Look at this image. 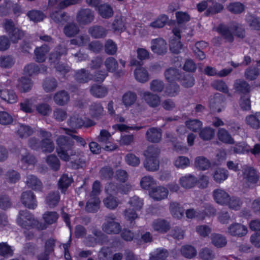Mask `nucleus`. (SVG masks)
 Here are the masks:
<instances>
[{"instance_id": "3c124183", "label": "nucleus", "mask_w": 260, "mask_h": 260, "mask_svg": "<svg viewBox=\"0 0 260 260\" xmlns=\"http://www.w3.org/2000/svg\"><path fill=\"white\" fill-rule=\"evenodd\" d=\"M54 144L52 139H42L41 141L40 148L43 152L51 153L54 149Z\"/></svg>"}, {"instance_id": "cd10ccee", "label": "nucleus", "mask_w": 260, "mask_h": 260, "mask_svg": "<svg viewBox=\"0 0 260 260\" xmlns=\"http://www.w3.org/2000/svg\"><path fill=\"white\" fill-rule=\"evenodd\" d=\"M234 86L236 91L240 93L246 94L250 91V85L243 80H236Z\"/></svg>"}, {"instance_id": "c756f323", "label": "nucleus", "mask_w": 260, "mask_h": 260, "mask_svg": "<svg viewBox=\"0 0 260 260\" xmlns=\"http://www.w3.org/2000/svg\"><path fill=\"white\" fill-rule=\"evenodd\" d=\"M32 85V83L30 79L27 78H21L18 80L17 87L21 92H27L29 91Z\"/></svg>"}, {"instance_id": "2f4dec72", "label": "nucleus", "mask_w": 260, "mask_h": 260, "mask_svg": "<svg viewBox=\"0 0 260 260\" xmlns=\"http://www.w3.org/2000/svg\"><path fill=\"white\" fill-rule=\"evenodd\" d=\"M49 50V47L46 45L37 47L35 50L36 61L38 62H43L46 59V55Z\"/></svg>"}, {"instance_id": "49530a36", "label": "nucleus", "mask_w": 260, "mask_h": 260, "mask_svg": "<svg viewBox=\"0 0 260 260\" xmlns=\"http://www.w3.org/2000/svg\"><path fill=\"white\" fill-rule=\"evenodd\" d=\"M136 211L131 208L126 209L124 211V218L129 222L130 226H134L135 224V220L138 218Z\"/></svg>"}, {"instance_id": "9b49d317", "label": "nucleus", "mask_w": 260, "mask_h": 260, "mask_svg": "<svg viewBox=\"0 0 260 260\" xmlns=\"http://www.w3.org/2000/svg\"><path fill=\"white\" fill-rule=\"evenodd\" d=\"M168 193V188L161 186L153 187L149 191L150 197L155 201H161L167 198Z\"/></svg>"}, {"instance_id": "a878e982", "label": "nucleus", "mask_w": 260, "mask_h": 260, "mask_svg": "<svg viewBox=\"0 0 260 260\" xmlns=\"http://www.w3.org/2000/svg\"><path fill=\"white\" fill-rule=\"evenodd\" d=\"M89 34L94 38H103L106 36L107 30L100 25H94L89 27Z\"/></svg>"}, {"instance_id": "7ed1b4c3", "label": "nucleus", "mask_w": 260, "mask_h": 260, "mask_svg": "<svg viewBox=\"0 0 260 260\" xmlns=\"http://www.w3.org/2000/svg\"><path fill=\"white\" fill-rule=\"evenodd\" d=\"M3 27L13 43H17L24 36L23 32L16 26L15 23L11 19H5Z\"/></svg>"}, {"instance_id": "dca6fc26", "label": "nucleus", "mask_w": 260, "mask_h": 260, "mask_svg": "<svg viewBox=\"0 0 260 260\" xmlns=\"http://www.w3.org/2000/svg\"><path fill=\"white\" fill-rule=\"evenodd\" d=\"M70 99L69 93L64 90L57 92L53 96V100L55 104L60 106L67 105L69 102Z\"/></svg>"}, {"instance_id": "39448f33", "label": "nucleus", "mask_w": 260, "mask_h": 260, "mask_svg": "<svg viewBox=\"0 0 260 260\" xmlns=\"http://www.w3.org/2000/svg\"><path fill=\"white\" fill-rule=\"evenodd\" d=\"M94 12L88 8L81 9L77 14V21L81 25H87L93 21Z\"/></svg>"}, {"instance_id": "5701e85b", "label": "nucleus", "mask_w": 260, "mask_h": 260, "mask_svg": "<svg viewBox=\"0 0 260 260\" xmlns=\"http://www.w3.org/2000/svg\"><path fill=\"white\" fill-rule=\"evenodd\" d=\"M90 92L94 97L102 98L107 95L108 89L105 86L94 84L91 86Z\"/></svg>"}, {"instance_id": "e433bc0d", "label": "nucleus", "mask_w": 260, "mask_h": 260, "mask_svg": "<svg viewBox=\"0 0 260 260\" xmlns=\"http://www.w3.org/2000/svg\"><path fill=\"white\" fill-rule=\"evenodd\" d=\"M42 86L45 92H52L54 91L57 87V81L54 78H47L44 80Z\"/></svg>"}, {"instance_id": "052dcab7", "label": "nucleus", "mask_w": 260, "mask_h": 260, "mask_svg": "<svg viewBox=\"0 0 260 260\" xmlns=\"http://www.w3.org/2000/svg\"><path fill=\"white\" fill-rule=\"evenodd\" d=\"M160 153V149L158 147L151 145L144 152V155L146 158H158Z\"/></svg>"}, {"instance_id": "864d4df0", "label": "nucleus", "mask_w": 260, "mask_h": 260, "mask_svg": "<svg viewBox=\"0 0 260 260\" xmlns=\"http://www.w3.org/2000/svg\"><path fill=\"white\" fill-rule=\"evenodd\" d=\"M113 174V170L109 166L102 167L99 171L100 178L102 180H108L112 178Z\"/></svg>"}, {"instance_id": "aec40b11", "label": "nucleus", "mask_w": 260, "mask_h": 260, "mask_svg": "<svg viewBox=\"0 0 260 260\" xmlns=\"http://www.w3.org/2000/svg\"><path fill=\"white\" fill-rule=\"evenodd\" d=\"M67 123L71 128L77 129L82 127L84 125L85 122L78 114L74 113L68 119Z\"/></svg>"}, {"instance_id": "f8f14e48", "label": "nucleus", "mask_w": 260, "mask_h": 260, "mask_svg": "<svg viewBox=\"0 0 260 260\" xmlns=\"http://www.w3.org/2000/svg\"><path fill=\"white\" fill-rule=\"evenodd\" d=\"M243 174L244 178L249 182L255 184L257 182L259 176L257 174L256 171L252 167L249 166H245L243 168Z\"/></svg>"}, {"instance_id": "680f3d73", "label": "nucleus", "mask_w": 260, "mask_h": 260, "mask_svg": "<svg viewBox=\"0 0 260 260\" xmlns=\"http://www.w3.org/2000/svg\"><path fill=\"white\" fill-rule=\"evenodd\" d=\"M181 253L184 257L191 258L197 254L195 248L191 245H185L181 247Z\"/></svg>"}, {"instance_id": "4468645a", "label": "nucleus", "mask_w": 260, "mask_h": 260, "mask_svg": "<svg viewBox=\"0 0 260 260\" xmlns=\"http://www.w3.org/2000/svg\"><path fill=\"white\" fill-rule=\"evenodd\" d=\"M152 227L154 231L164 234L170 230L171 225L170 222L165 219H157L153 222Z\"/></svg>"}, {"instance_id": "de8ad7c7", "label": "nucleus", "mask_w": 260, "mask_h": 260, "mask_svg": "<svg viewBox=\"0 0 260 260\" xmlns=\"http://www.w3.org/2000/svg\"><path fill=\"white\" fill-rule=\"evenodd\" d=\"M137 99L136 93L132 91H127L122 96V102L123 104L127 107L133 105Z\"/></svg>"}, {"instance_id": "c85d7f7f", "label": "nucleus", "mask_w": 260, "mask_h": 260, "mask_svg": "<svg viewBox=\"0 0 260 260\" xmlns=\"http://www.w3.org/2000/svg\"><path fill=\"white\" fill-rule=\"evenodd\" d=\"M197 181V178L194 176L187 175L182 177L179 180V183L182 187L189 189L195 185Z\"/></svg>"}, {"instance_id": "412c9836", "label": "nucleus", "mask_w": 260, "mask_h": 260, "mask_svg": "<svg viewBox=\"0 0 260 260\" xmlns=\"http://www.w3.org/2000/svg\"><path fill=\"white\" fill-rule=\"evenodd\" d=\"M194 165L198 170L205 171L211 167V162L206 157L199 156L195 158Z\"/></svg>"}, {"instance_id": "a19ab883", "label": "nucleus", "mask_w": 260, "mask_h": 260, "mask_svg": "<svg viewBox=\"0 0 260 260\" xmlns=\"http://www.w3.org/2000/svg\"><path fill=\"white\" fill-rule=\"evenodd\" d=\"M98 11L100 16L104 18H109L113 15L112 8L107 4L100 5Z\"/></svg>"}, {"instance_id": "423d86ee", "label": "nucleus", "mask_w": 260, "mask_h": 260, "mask_svg": "<svg viewBox=\"0 0 260 260\" xmlns=\"http://www.w3.org/2000/svg\"><path fill=\"white\" fill-rule=\"evenodd\" d=\"M21 202L26 208L29 209H35L37 206L36 197L31 190H26L22 193Z\"/></svg>"}, {"instance_id": "f257e3e1", "label": "nucleus", "mask_w": 260, "mask_h": 260, "mask_svg": "<svg viewBox=\"0 0 260 260\" xmlns=\"http://www.w3.org/2000/svg\"><path fill=\"white\" fill-rule=\"evenodd\" d=\"M56 151L59 157L63 161H69L71 157L80 155L81 152L74 150L75 142L70 135H60L56 140Z\"/></svg>"}, {"instance_id": "6e6552de", "label": "nucleus", "mask_w": 260, "mask_h": 260, "mask_svg": "<svg viewBox=\"0 0 260 260\" xmlns=\"http://www.w3.org/2000/svg\"><path fill=\"white\" fill-rule=\"evenodd\" d=\"M151 44V50L158 55H164L167 51V44L162 38H158L152 40Z\"/></svg>"}, {"instance_id": "9d476101", "label": "nucleus", "mask_w": 260, "mask_h": 260, "mask_svg": "<svg viewBox=\"0 0 260 260\" xmlns=\"http://www.w3.org/2000/svg\"><path fill=\"white\" fill-rule=\"evenodd\" d=\"M172 31L174 36L177 38L171 40L170 41V49L172 53L178 54L182 47V45L179 41L181 38L180 31L177 27L174 28Z\"/></svg>"}, {"instance_id": "7c9ffc66", "label": "nucleus", "mask_w": 260, "mask_h": 260, "mask_svg": "<svg viewBox=\"0 0 260 260\" xmlns=\"http://www.w3.org/2000/svg\"><path fill=\"white\" fill-rule=\"evenodd\" d=\"M136 79L141 83H145L149 80V74L147 71L144 68L139 67L136 69L134 72Z\"/></svg>"}, {"instance_id": "1a4fd4ad", "label": "nucleus", "mask_w": 260, "mask_h": 260, "mask_svg": "<svg viewBox=\"0 0 260 260\" xmlns=\"http://www.w3.org/2000/svg\"><path fill=\"white\" fill-rule=\"evenodd\" d=\"M162 137V130L160 128L152 127L148 129L145 134L147 141L153 143H158Z\"/></svg>"}, {"instance_id": "e2e57ef3", "label": "nucleus", "mask_w": 260, "mask_h": 260, "mask_svg": "<svg viewBox=\"0 0 260 260\" xmlns=\"http://www.w3.org/2000/svg\"><path fill=\"white\" fill-rule=\"evenodd\" d=\"M211 86L215 89L225 93H229V88L226 83L221 80H216L211 83Z\"/></svg>"}, {"instance_id": "f704fd0d", "label": "nucleus", "mask_w": 260, "mask_h": 260, "mask_svg": "<svg viewBox=\"0 0 260 260\" xmlns=\"http://www.w3.org/2000/svg\"><path fill=\"white\" fill-rule=\"evenodd\" d=\"M80 29L78 25L75 23H69L63 28L64 35L69 38L73 37L79 34Z\"/></svg>"}, {"instance_id": "13d9d810", "label": "nucleus", "mask_w": 260, "mask_h": 260, "mask_svg": "<svg viewBox=\"0 0 260 260\" xmlns=\"http://www.w3.org/2000/svg\"><path fill=\"white\" fill-rule=\"evenodd\" d=\"M242 204L243 202L239 198L234 196L230 197L229 196L228 202L225 205H228L230 209L238 210L241 208Z\"/></svg>"}, {"instance_id": "58836bf2", "label": "nucleus", "mask_w": 260, "mask_h": 260, "mask_svg": "<svg viewBox=\"0 0 260 260\" xmlns=\"http://www.w3.org/2000/svg\"><path fill=\"white\" fill-rule=\"evenodd\" d=\"M100 200L97 197H91L87 202L85 210L88 212L94 213L100 208Z\"/></svg>"}, {"instance_id": "4be33fe9", "label": "nucleus", "mask_w": 260, "mask_h": 260, "mask_svg": "<svg viewBox=\"0 0 260 260\" xmlns=\"http://www.w3.org/2000/svg\"><path fill=\"white\" fill-rule=\"evenodd\" d=\"M211 243L217 248L224 247L227 244L226 237L220 234L212 233L210 236Z\"/></svg>"}, {"instance_id": "37998d69", "label": "nucleus", "mask_w": 260, "mask_h": 260, "mask_svg": "<svg viewBox=\"0 0 260 260\" xmlns=\"http://www.w3.org/2000/svg\"><path fill=\"white\" fill-rule=\"evenodd\" d=\"M169 255L168 250L164 248H157L150 254V260H165Z\"/></svg>"}, {"instance_id": "6e6d98bb", "label": "nucleus", "mask_w": 260, "mask_h": 260, "mask_svg": "<svg viewBox=\"0 0 260 260\" xmlns=\"http://www.w3.org/2000/svg\"><path fill=\"white\" fill-rule=\"evenodd\" d=\"M105 52L106 54L113 55L116 53L117 46L116 43L112 40L108 39L106 41L104 45Z\"/></svg>"}, {"instance_id": "2eb2a0df", "label": "nucleus", "mask_w": 260, "mask_h": 260, "mask_svg": "<svg viewBox=\"0 0 260 260\" xmlns=\"http://www.w3.org/2000/svg\"><path fill=\"white\" fill-rule=\"evenodd\" d=\"M27 187L35 190L41 191L43 184L40 180L34 175H28L25 181Z\"/></svg>"}, {"instance_id": "4c0bfd02", "label": "nucleus", "mask_w": 260, "mask_h": 260, "mask_svg": "<svg viewBox=\"0 0 260 260\" xmlns=\"http://www.w3.org/2000/svg\"><path fill=\"white\" fill-rule=\"evenodd\" d=\"M104 108L100 103H93L89 107V113L93 118L99 119L103 115Z\"/></svg>"}, {"instance_id": "20e7f679", "label": "nucleus", "mask_w": 260, "mask_h": 260, "mask_svg": "<svg viewBox=\"0 0 260 260\" xmlns=\"http://www.w3.org/2000/svg\"><path fill=\"white\" fill-rule=\"evenodd\" d=\"M116 216L113 214H109L105 217V222L103 224L102 230L108 234H117L121 229L120 223L115 221Z\"/></svg>"}, {"instance_id": "4d7b16f0", "label": "nucleus", "mask_w": 260, "mask_h": 260, "mask_svg": "<svg viewBox=\"0 0 260 260\" xmlns=\"http://www.w3.org/2000/svg\"><path fill=\"white\" fill-rule=\"evenodd\" d=\"M170 210L174 217L180 218L183 215V211L180 205L176 202H173L170 204Z\"/></svg>"}, {"instance_id": "79ce46f5", "label": "nucleus", "mask_w": 260, "mask_h": 260, "mask_svg": "<svg viewBox=\"0 0 260 260\" xmlns=\"http://www.w3.org/2000/svg\"><path fill=\"white\" fill-rule=\"evenodd\" d=\"M214 129L210 127L207 126L200 129L199 133L200 138L203 141H209L214 136Z\"/></svg>"}, {"instance_id": "b1692460", "label": "nucleus", "mask_w": 260, "mask_h": 260, "mask_svg": "<svg viewBox=\"0 0 260 260\" xmlns=\"http://www.w3.org/2000/svg\"><path fill=\"white\" fill-rule=\"evenodd\" d=\"M92 76L90 72L84 69L77 71L75 75L76 80L80 83H85L92 79Z\"/></svg>"}, {"instance_id": "0eeeda50", "label": "nucleus", "mask_w": 260, "mask_h": 260, "mask_svg": "<svg viewBox=\"0 0 260 260\" xmlns=\"http://www.w3.org/2000/svg\"><path fill=\"white\" fill-rule=\"evenodd\" d=\"M247 227L239 223H234L230 224L227 229V233L231 236L242 237L246 235L247 233Z\"/></svg>"}, {"instance_id": "603ef678", "label": "nucleus", "mask_w": 260, "mask_h": 260, "mask_svg": "<svg viewBox=\"0 0 260 260\" xmlns=\"http://www.w3.org/2000/svg\"><path fill=\"white\" fill-rule=\"evenodd\" d=\"M89 42L90 38L88 35H80L70 40L71 44L79 47L85 46L88 44Z\"/></svg>"}, {"instance_id": "f3484780", "label": "nucleus", "mask_w": 260, "mask_h": 260, "mask_svg": "<svg viewBox=\"0 0 260 260\" xmlns=\"http://www.w3.org/2000/svg\"><path fill=\"white\" fill-rule=\"evenodd\" d=\"M215 202L220 205H225L228 202L229 194L222 189H216L213 192Z\"/></svg>"}, {"instance_id": "5fc2aeb1", "label": "nucleus", "mask_w": 260, "mask_h": 260, "mask_svg": "<svg viewBox=\"0 0 260 260\" xmlns=\"http://www.w3.org/2000/svg\"><path fill=\"white\" fill-rule=\"evenodd\" d=\"M174 166L178 169H184L190 165L189 159L184 156H178L174 161Z\"/></svg>"}, {"instance_id": "a211bd4d", "label": "nucleus", "mask_w": 260, "mask_h": 260, "mask_svg": "<svg viewBox=\"0 0 260 260\" xmlns=\"http://www.w3.org/2000/svg\"><path fill=\"white\" fill-rule=\"evenodd\" d=\"M19 157L22 164L27 165H34L37 162L35 157L30 153L28 152L25 148L21 149Z\"/></svg>"}, {"instance_id": "8fccbe9b", "label": "nucleus", "mask_w": 260, "mask_h": 260, "mask_svg": "<svg viewBox=\"0 0 260 260\" xmlns=\"http://www.w3.org/2000/svg\"><path fill=\"white\" fill-rule=\"evenodd\" d=\"M46 162L48 165L55 171H58L60 167L59 159L54 154H50L47 157Z\"/></svg>"}, {"instance_id": "c9c22d12", "label": "nucleus", "mask_w": 260, "mask_h": 260, "mask_svg": "<svg viewBox=\"0 0 260 260\" xmlns=\"http://www.w3.org/2000/svg\"><path fill=\"white\" fill-rule=\"evenodd\" d=\"M229 172L224 168H217L213 173L214 180L217 183H221L229 177Z\"/></svg>"}, {"instance_id": "72a5a7b5", "label": "nucleus", "mask_w": 260, "mask_h": 260, "mask_svg": "<svg viewBox=\"0 0 260 260\" xmlns=\"http://www.w3.org/2000/svg\"><path fill=\"white\" fill-rule=\"evenodd\" d=\"M165 76L167 81L171 82L180 79L182 75L177 69L170 68L165 71Z\"/></svg>"}, {"instance_id": "09e8293b", "label": "nucleus", "mask_w": 260, "mask_h": 260, "mask_svg": "<svg viewBox=\"0 0 260 260\" xmlns=\"http://www.w3.org/2000/svg\"><path fill=\"white\" fill-rule=\"evenodd\" d=\"M104 64L106 71L111 73L115 72L118 67L117 61L113 57H107L104 61Z\"/></svg>"}, {"instance_id": "ea45409f", "label": "nucleus", "mask_w": 260, "mask_h": 260, "mask_svg": "<svg viewBox=\"0 0 260 260\" xmlns=\"http://www.w3.org/2000/svg\"><path fill=\"white\" fill-rule=\"evenodd\" d=\"M105 206L110 210L115 209L120 204L119 200L114 196L108 195L103 200Z\"/></svg>"}, {"instance_id": "bf43d9fd", "label": "nucleus", "mask_w": 260, "mask_h": 260, "mask_svg": "<svg viewBox=\"0 0 260 260\" xmlns=\"http://www.w3.org/2000/svg\"><path fill=\"white\" fill-rule=\"evenodd\" d=\"M128 204L133 209L136 211H139L141 210L143 206V200L140 198L139 197L135 196L130 198Z\"/></svg>"}, {"instance_id": "774afa93", "label": "nucleus", "mask_w": 260, "mask_h": 260, "mask_svg": "<svg viewBox=\"0 0 260 260\" xmlns=\"http://www.w3.org/2000/svg\"><path fill=\"white\" fill-rule=\"evenodd\" d=\"M98 258L99 260H112V252L111 250L107 247H103L98 253Z\"/></svg>"}, {"instance_id": "a18cd8bd", "label": "nucleus", "mask_w": 260, "mask_h": 260, "mask_svg": "<svg viewBox=\"0 0 260 260\" xmlns=\"http://www.w3.org/2000/svg\"><path fill=\"white\" fill-rule=\"evenodd\" d=\"M73 182V179L66 174L61 176L58 181V187L62 193H65L66 190Z\"/></svg>"}, {"instance_id": "338daca9", "label": "nucleus", "mask_w": 260, "mask_h": 260, "mask_svg": "<svg viewBox=\"0 0 260 260\" xmlns=\"http://www.w3.org/2000/svg\"><path fill=\"white\" fill-rule=\"evenodd\" d=\"M168 20V17L166 15H161L155 21L151 22L150 26L155 28L163 27Z\"/></svg>"}, {"instance_id": "473e14b6", "label": "nucleus", "mask_w": 260, "mask_h": 260, "mask_svg": "<svg viewBox=\"0 0 260 260\" xmlns=\"http://www.w3.org/2000/svg\"><path fill=\"white\" fill-rule=\"evenodd\" d=\"M217 137L218 139L223 143L233 144L235 141L228 131L223 128H219L218 130Z\"/></svg>"}, {"instance_id": "f03ea898", "label": "nucleus", "mask_w": 260, "mask_h": 260, "mask_svg": "<svg viewBox=\"0 0 260 260\" xmlns=\"http://www.w3.org/2000/svg\"><path fill=\"white\" fill-rule=\"evenodd\" d=\"M17 222L21 228L27 230L34 228L41 230L46 228L44 225L43 227H41V224L34 218V215L27 210L19 211Z\"/></svg>"}, {"instance_id": "ddd939ff", "label": "nucleus", "mask_w": 260, "mask_h": 260, "mask_svg": "<svg viewBox=\"0 0 260 260\" xmlns=\"http://www.w3.org/2000/svg\"><path fill=\"white\" fill-rule=\"evenodd\" d=\"M232 26L229 27L224 24H220L217 28V31L226 42L232 43L234 38L232 32L233 29Z\"/></svg>"}, {"instance_id": "c03bdc74", "label": "nucleus", "mask_w": 260, "mask_h": 260, "mask_svg": "<svg viewBox=\"0 0 260 260\" xmlns=\"http://www.w3.org/2000/svg\"><path fill=\"white\" fill-rule=\"evenodd\" d=\"M59 199L60 196L58 192H51L48 193L46 197V204L49 206V207L53 208L58 204Z\"/></svg>"}, {"instance_id": "393cba45", "label": "nucleus", "mask_w": 260, "mask_h": 260, "mask_svg": "<svg viewBox=\"0 0 260 260\" xmlns=\"http://www.w3.org/2000/svg\"><path fill=\"white\" fill-rule=\"evenodd\" d=\"M143 99L151 107H156L160 103L159 96L148 91L143 93Z\"/></svg>"}, {"instance_id": "bb28decb", "label": "nucleus", "mask_w": 260, "mask_h": 260, "mask_svg": "<svg viewBox=\"0 0 260 260\" xmlns=\"http://www.w3.org/2000/svg\"><path fill=\"white\" fill-rule=\"evenodd\" d=\"M143 166L147 171L154 172L158 170L159 168V161L158 158L145 157L143 162Z\"/></svg>"}, {"instance_id": "0e129e2a", "label": "nucleus", "mask_w": 260, "mask_h": 260, "mask_svg": "<svg viewBox=\"0 0 260 260\" xmlns=\"http://www.w3.org/2000/svg\"><path fill=\"white\" fill-rule=\"evenodd\" d=\"M27 16L30 20L34 22L41 21L45 17V15L42 12L35 10L28 11L27 13Z\"/></svg>"}, {"instance_id": "69168bd1", "label": "nucleus", "mask_w": 260, "mask_h": 260, "mask_svg": "<svg viewBox=\"0 0 260 260\" xmlns=\"http://www.w3.org/2000/svg\"><path fill=\"white\" fill-rule=\"evenodd\" d=\"M259 74V70L257 68L253 67H249L245 71V78L250 81L256 79Z\"/></svg>"}, {"instance_id": "6ab92c4d", "label": "nucleus", "mask_w": 260, "mask_h": 260, "mask_svg": "<svg viewBox=\"0 0 260 260\" xmlns=\"http://www.w3.org/2000/svg\"><path fill=\"white\" fill-rule=\"evenodd\" d=\"M223 102V95L219 93H216L210 101V108L213 111L219 113L221 111V104Z\"/></svg>"}]
</instances>
